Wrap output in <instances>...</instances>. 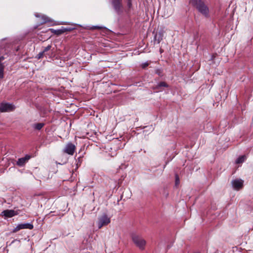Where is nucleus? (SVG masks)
<instances>
[{
	"label": "nucleus",
	"mask_w": 253,
	"mask_h": 253,
	"mask_svg": "<svg viewBox=\"0 0 253 253\" xmlns=\"http://www.w3.org/2000/svg\"><path fill=\"white\" fill-rule=\"evenodd\" d=\"M189 2L203 15L206 17L209 16V8L203 1L202 0H189Z\"/></svg>",
	"instance_id": "1"
},
{
	"label": "nucleus",
	"mask_w": 253,
	"mask_h": 253,
	"mask_svg": "<svg viewBox=\"0 0 253 253\" xmlns=\"http://www.w3.org/2000/svg\"><path fill=\"white\" fill-rule=\"evenodd\" d=\"M131 237L133 243L138 248L142 250L144 249L146 245V241L144 239L135 234H132Z\"/></svg>",
	"instance_id": "2"
},
{
	"label": "nucleus",
	"mask_w": 253,
	"mask_h": 253,
	"mask_svg": "<svg viewBox=\"0 0 253 253\" xmlns=\"http://www.w3.org/2000/svg\"><path fill=\"white\" fill-rule=\"evenodd\" d=\"M111 2L115 12L118 15H122L124 11L122 0H111Z\"/></svg>",
	"instance_id": "3"
},
{
	"label": "nucleus",
	"mask_w": 253,
	"mask_h": 253,
	"mask_svg": "<svg viewBox=\"0 0 253 253\" xmlns=\"http://www.w3.org/2000/svg\"><path fill=\"white\" fill-rule=\"evenodd\" d=\"M15 109V106L12 103L3 102L0 104V112H8L13 111Z\"/></svg>",
	"instance_id": "4"
},
{
	"label": "nucleus",
	"mask_w": 253,
	"mask_h": 253,
	"mask_svg": "<svg viewBox=\"0 0 253 253\" xmlns=\"http://www.w3.org/2000/svg\"><path fill=\"white\" fill-rule=\"evenodd\" d=\"M110 218L104 213L98 218L97 222L98 228H101L103 226L108 225L110 222Z\"/></svg>",
	"instance_id": "5"
},
{
	"label": "nucleus",
	"mask_w": 253,
	"mask_h": 253,
	"mask_svg": "<svg viewBox=\"0 0 253 253\" xmlns=\"http://www.w3.org/2000/svg\"><path fill=\"white\" fill-rule=\"evenodd\" d=\"M76 150V146L72 142H68L63 150L64 153L69 155H73Z\"/></svg>",
	"instance_id": "6"
},
{
	"label": "nucleus",
	"mask_w": 253,
	"mask_h": 253,
	"mask_svg": "<svg viewBox=\"0 0 253 253\" xmlns=\"http://www.w3.org/2000/svg\"><path fill=\"white\" fill-rule=\"evenodd\" d=\"M34 225L31 223H20L18 224L13 229L12 232L15 233L23 229H33Z\"/></svg>",
	"instance_id": "7"
},
{
	"label": "nucleus",
	"mask_w": 253,
	"mask_h": 253,
	"mask_svg": "<svg viewBox=\"0 0 253 253\" xmlns=\"http://www.w3.org/2000/svg\"><path fill=\"white\" fill-rule=\"evenodd\" d=\"M244 181L241 179H233L232 182V186L235 190H239L243 186Z\"/></svg>",
	"instance_id": "8"
},
{
	"label": "nucleus",
	"mask_w": 253,
	"mask_h": 253,
	"mask_svg": "<svg viewBox=\"0 0 253 253\" xmlns=\"http://www.w3.org/2000/svg\"><path fill=\"white\" fill-rule=\"evenodd\" d=\"M18 214V212L13 210H4L1 212V215L5 217H12Z\"/></svg>",
	"instance_id": "9"
},
{
	"label": "nucleus",
	"mask_w": 253,
	"mask_h": 253,
	"mask_svg": "<svg viewBox=\"0 0 253 253\" xmlns=\"http://www.w3.org/2000/svg\"><path fill=\"white\" fill-rule=\"evenodd\" d=\"M74 29H75V28H70L62 27L61 29H57V30H54L53 29L50 28L49 29V30L50 31H51V33H54L55 35H61V34L65 33V32L70 31Z\"/></svg>",
	"instance_id": "10"
},
{
	"label": "nucleus",
	"mask_w": 253,
	"mask_h": 253,
	"mask_svg": "<svg viewBox=\"0 0 253 253\" xmlns=\"http://www.w3.org/2000/svg\"><path fill=\"white\" fill-rule=\"evenodd\" d=\"M30 158V155H27L24 157L18 159L16 164L19 167H23Z\"/></svg>",
	"instance_id": "11"
},
{
	"label": "nucleus",
	"mask_w": 253,
	"mask_h": 253,
	"mask_svg": "<svg viewBox=\"0 0 253 253\" xmlns=\"http://www.w3.org/2000/svg\"><path fill=\"white\" fill-rule=\"evenodd\" d=\"M164 36V32L163 30L159 31L158 33H156L154 36V41L155 42H157V43H159L161 41L163 40Z\"/></svg>",
	"instance_id": "12"
},
{
	"label": "nucleus",
	"mask_w": 253,
	"mask_h": 253,
	"mask_svg": "<svg viewBox=\"0 0 253 253\" xmlns=\"http://www.w3.org/2000/svg\"><path fill=\"white\" fill-rule=\"evenodd\" d=\"M85 29H89V30H94V29H104L106 31H107L108 32L110 31L109 29L105 27L104 26H87Z\"/></svg>",
	"instance_id": "13"
},
{
	"label": "nucleus",
	"mask_w": 253,
	"mask_h": 253,
	"mask_svg": "<svg viewBox=\"0 0 253 253\" xmlns=\"http://www.w3.org/2000/svg\"><path fill=\"white\" fill-rule=\"evenodd\" d=\"M168 84L164 82H161L157 84V85L153 88L154 89H159L162 87H168Z\"/></svg>",
	"instance_id": "14"
},
{
	"label": "nucleus",
	"mask_w": 253,
	"mask_h": 253,
	"mask_svg": "<svg viewBox=\"0 0 253 253\" xmlns=\"http://www.w3.org/2000/svg\"><path fill=\"white\" fill-rule=\"evenodd\" d=\"M44 126V124L42 123H36V124H34L33 125V128L34 129L40 130L43 127V126Z\"/></svg>",
	"instance_id": "15"
},
{
	"label": "nucleus",
	"mask_w": 253,
	"mask_h": 253,
	"mask_svg": "<svg viewBox=\"0 0 253 253\" xmlns=\"http://www.w3.org/2000/svg\"><path fill=\"white\" fill-rule=\"evenodd\" d=\"M84 244H85V246H84V248H85L87 250H92V247L91 246V243H90V241H88V240H86L85 242H83Z\"/></svg>",
	"instance_id": "16"
},
{
	"label": "nucleus",
	"mask_w": 253,
	"mask_h": 253,
	"mask_svg": "<svg viewBox=\"0 0 253 253\" xmlns=\"http://www.w3.org/2000/svg\"><path fill=\"white\" fill-rule=\"evenodd\" d=\"M51 48V45H48L46 47H44V48L42 50L44 54H46V55L49 58L51 57V56L50 55V54L49 53H47V51H48L49 50H50Z\"/></svg>",
	"instance_id": "17"
},
{
	"label": "nucleus",
	"mask_w": 253,
	"mask_h": 253,
	"mask_svg": "<svg viewBox=\"0 0 253 253\" xmlns=\"http://www.w3.org/2000/svg\"><path fill=\"white\" fill-rule=\"evenodd\" d=\"M246 159V157L245 156H241L238 158L236 160V164H240L243 163Z\"/></svg>",
	"instance_id": "18"
},
{
	"label": "nucleus",
	"mask_w": 253,
	"mask_h": 253,
	"mask_svg": "<svg viewBox=\"0 0 253 253\" xmlns=\"http://www.w3.org/2000/svg\"><path fill=\"white\" fill-rule=\"evenodd\" d=\"M44 56H45L46 57H47L48 56L46 55V54H44L43 51L40 52L36 56V58L38 59H40L42 58Z\"/></svg>",
	"instance_id": "19"
},
{
	"label": "nucleus",
	"mask_w": 253,
	"mask_h": 253,
	"mask_svg": "<svg viewBox=\"0 0 253 253\" xmlns=\"http://www.w3.org/2000/svg\"><path fill=\"white\" fill-rule=\"evenodd\" d=\"M155 73L160 77H162L163 76V70L161 69H156L155 70Z\"/></svg>",
	"instance_id": "20"
},
{
	"label": "nucleus",
	"mask_w": 253,
	"mask_h": 253,
	"mask_svg": "<svg viewBox=\"0 0 253 253\" xmlns=\"http://www.w3.org/2000/svg\"><path fill=\"white\" fill-rule=\"evenodd\" d=\"M175 185L176 186H178L180 183V180L177 174H175Z\"/></svg>",
	"instance_id": "21"
},
{
	"label": "nucleus",
	"mask_w": 253,
	"mask_h": 253,
	"mask_svg": "<svg viewBox=\"0 0 253 253\" xmlns=\"http://www.w3.org/2000/svg\"><path fill=\"white\" fill-rule=\"evenodd\" d=\"M42 23H46L49 21L48 18L45 15H42Z\"/></svg>",
	"instance_id": "22"
},
{
	"label": "nucleus",
	"mask_w": 253,
	"mask_h": 253,
	"mask_svg": "<svg viewBox=\"0 0 253 253\" xmlns=\"http://www.w3.org/2000/svg\"><path fill=\"white\" fill-rule=\"evenodd\" d=\"M149 65V63L148 62H145L144 63H143L141 67L142 69H145L146 67H147Z\"/></svg>",
	"instance_id": "23"
},
{
	"label": "nucleus",
	"mask_w": 253,
	"mask_h": 253,
	"mask_svg": "<svg viewBox=\"0 0 253 253\" xmlns=\"http://www.w3.org/2000/svg\"><path fill=\"white\" fill-rule=\"evenodd\" d=\"M4 77V70H0V79H2Z\"/></svg>",
	"instance_id": "24"
},
{
	"label": "nucleus",
	"mask_w": 253,
	"mask_h": 253,
	"mask_svg": "<svg viewBox=\"0 0 253 253\" xmlns=\"http://www.w3.org/2000/svg\"><path fill=\"white\" fill-rule=\"evenodd\" d=\"M5 65L4 63L0 62V70H4Z\"/></svg>",
	"instance_id": "25"
},
{
	"label": "nucleus",
	"mask_w": 253,
	"mask_h": 253,
	"mask_svg": "<svg viewBox=\"0 0 253 253\" xmlns=\"http://www.w3.org/2000/svg\"><path fill=\"white\" fill-rule=\"evenodd\" d=\"M131 5H132L131 0H127V6L129 8H130Z\"/></svg>",
	"instance_id": "26"
},
{
	"label": "nucleus",
	"mask_w": 253,
	"mask_h": 253,
	"mask_svg": "<svg viewBox=\"0 0 253 253\" xmlns=\"http://www.w3.org/2000/svg\"><path fill=\"white\" fill-rule=\"evenodd\" d=\"M114 149L115 150V148H114ZM116 155V151H115L114 152H113L111 154V156L112 157H113L114 156Z\"/></svg>",
	"instance_id": "27"
},
{
	"label": "nucleus",
	"mask_w": 253,
	"mask_h": 253,
	"mask_svg": "<svg viewBox=\"0 0 253 253\" xmlns=\"http://www.w3.org/2000/svg\"><path fill=\"white\" fill-rule=\"evenodd\" d=\"M5 59V57L3 56H1L0 57V62H1Z\"/></svg>",
	"instance_id": "28"
},
{
	"label": "nucleus",
	"mask_w": 253,
	"mask_h": 253,
	"mask_svg": "<svg viewBox=\"0 0 253 253\" xmlns=\"http://www.w3.org/2000/svg\"><path fill=\"white\" fill-rule=\"evenodd\" d=\"M35 16L37 17H40V15L38 14H35Z\"/></svg>",
	"instance_id": "29"
},
{
	"label": "nucleus",
	"mask_w": 253,
	"mask_h": 253,
	"mask_svg": "<svg viewBox=\"0 0 253 253\" xmlns=\"http://www.w3.org/2000/svg\"><path fill=\"white\" fill-rule=\"evenodd\" d=\"M110 149L111 150H112V149H113L112 147H110Z\"/></svg>",
	"instance_id": "30"
}]
</instances>
